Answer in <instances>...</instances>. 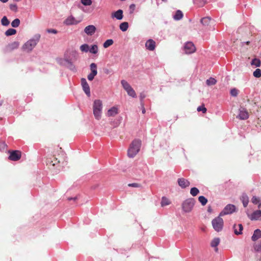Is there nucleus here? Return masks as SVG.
<instances>
[{"mask_svg": "<svg viewBox=\"0 0 261 261\" xmlns=\"http://www.w3.org/2000/svg\"><path fill=\"white\" fill-rule=\"evenodd\" d=\"M217 81L213 77H210L206 81V84L208 86L214 85L216 84Z\"/></svg>", "mask_w": 261, "mask_h": 261, "instance_id": "35", "label": "nucleus"}, {"mask_svg": "<svg viewBox=\"0 0 261 261\" xmlns=\"http://www.w3.org/2000/svg\"><path fill=\"white\" fill-rule=\"evenodd\" d=\"M145 47L149 50L153 51L155 48V42L152 39H149L145 43Z\"/></svg>", "mask_w": 261, "mask_h": 261, "instance_id": "13", "label": "nucleus"}, {"mask_svg": "<svg viewBox=\"0 0 261 261\" xmlns=\"http://www.w3.org/2000/svg\"><path fill=\"white\" fill-rule=\"evenodd\" d=\"M128 186L130 187L135 188H140L142 187L141 184H140L139 183H137V182L129 184L128 185Z\"/></svg>", "mask_w": 261, "mask_h": 261, "instance_id": "45", "label": "nucleus"}, {"mask_svg": "<svg viewBox=\"0 0 261 261\" xmlns=\"http://www.w3.org/2000/svg\"><path fill=\"white\" fill-rule=\"evenodd\" d=\"M145 113V108H143L142 109V113L144 114Z\"/></svg>", "mask_w": 261, "mask_h": 261, "instance_id": "57", "label": "nucleus"}, {"mask_svg": "<svg viewBox=\"0 0 261 261\" xmlns=\"http://www.w3.org/2000/svg\"><path fill=\"white\" fill-rule=\"evenodd\" d=\"M81 3L83 5L87 6H90L92 4V2L91 0H81Z\"/></svg>", "mask_w": 261, "mask_h": 261, "instance_id": "46", "label": "nucleus"}, {"mask_svg": "<svg viewBox=\"0 0 261 261\" xmlns=\"http://www.w3.org/2000/svg\"><path fill=\"white\" fill-rule=\"evenodd\" d=\"M197 111H202L203 113H205L206 112V109L203 106H199L197 108Z\"/></svg>", "mask_w": 261, "mask_h": 261, "instance_id": "49", "label": "nucleus"}, {"mask_svg": "<svg viewBox=\"0 0 261 261\" xmlns=\"http://www.w3.org/2000/svg\"><path fill=\"white\" fill-rule=\"evenodd\" d=\"M178 184L179 186L182 188H185L187 187H189L190 185V182L184 178H179L178 179Z\"/></svg>", "mask_w": 261, "mask_h": 261, "instance_id": "16", "label": "nucleus"}, {"mask_svg": "<svg viewBox=\"0 0 261 261\" xmlns=\"http://www.w3.org/2000/svg\"><path fill=\"white\" fill-rule=\"evenodd\" d=\"M230 94L232 96H237L238 94V90L236 88H233L230 90Z\"/></svg>", "mask_w": 261, "mask_h": 261, "instance_id": "47", "label": "nucleus"}, {"mask_svg": "<svg viewBox=\"0 0 261 261\" xmlns=\"http://www.w3.org/2000/svg\"><path fill=\"white\" fill-rule=\"evenodd\" d=\"M253 248L255 251H261V240L253 245Z\"/></svg>", "mask_w": 261, "mask_h": 261, "instance_id": "32", "label": "nucleus"}, {"mask_svg": "<svg viewBox=\"0 0 261 261\" xmlns=\"http://www.w3.org/2000/svg\"><path fill=\"white\" fill-rule=\"evenodd\" d=\"M1 23L4 26H8L10 23V21L8 19L7 17L5 16L1 19Z\"/></svg>", "mask_w": 261, "mask_h": 261, "instance_id": "37", "label": "nucleus"}, {"mask_svg": "<svg viewBox=\"0 0 261 261\" xmlns=\"http://www.w3.org/2000/svg\"><path fill=\"white\" fill-rule=\"evenodd\" d=\"M211 21V18L208 17L202 18L201 22L203 25H208Z\"/></svg>", "mask_w": 261, "mask_h": 261, "instance_id": "31", "label": "nucleus"}, {"mask_svg": "<svg viewBox=\"0 0 261 261\" xmlns=\"http://www.w3.org/2000/svg\"><path fill=\"white\" fill-rule=\"evenodd\" d=\"M91 72L88 75L87 79L89 81H92L97 74V65L92 63L90 65Z\"/></svg>", "mask_w": 261, "mask_h": 261, "instance_id": "6", "label": "nucleus"}, {"mask_svg": "<svg viewBox=\"0 0 261 261\" xmlns=\"http://www.w3.org/2000/svg\"><path fill=\"white\" fill-rule=\"evenodd\" d=\"M48 33L57 34V31L55 29H47L46 31Z\"/></svg>", "mask_w": 261, "mask_h": 261, "instance_id": "52", "label": "nucleus"}, {"mask_svg": "<svg viewBox=\"0 0 261 261\" xmlns=\"http://www.w3.org/2000/svg\"><path fill=\"white\" fill-rule=\"evenodd\" d=\"M220 243V239L219 238L214 239L211 242V246L213 247H217Z\"/></svg>", "mask_w": 261, "mask_h": 261, "instance_id": "42", "label": "nucleus"}, {"mask_svg": "<svg viewBox=\"0 0 261 261\" xmlns=\"http://www.w3.org/2000/svg\"><path fill=\"white\" fill-rule=\"evenodd\" d=\"M251 65H254L256 67H259L261 65V62L259 59L254 58L251 61Z\"/></svg>", "mask_w": 261, "mask_h": 261, "instance_id": "26", "label": "nucleus"}, {"mask_svg": "<svg viewBox=\"0 0 261 261\" xmlns=\"http://www.w3.org/2000/svg\"><path fill=\"white\" fill-rule=\"evenodd\" d=\"M253 75L256 78H259L261 77V70L259 68H257L253 72Z\"/></svg>", "mask_w": 261, "mask_h": 261, "instance_id": "38", "label": "nucleus"}, {"mask_svg": "<svg viewBox=\"0 0 261 261\" xmlns=\"http://www.w3.org/2000/svg\"><path fill=\"white\" fill-rule=\"evenodd\" d=\"M184 50L187 54L193 53L196 50V47L192 42H187L184 46Z\"/></svg>", "mask_w": 261, "mask_h": 261, "instance_id": "8", "label": "nucleus"}, {"mask_svg": "<svg viewBox=\"0 0 261 261\" xmlns=\"http://www.w3.org/2000/svg\"><path fill=\"white\" fill-rule=\"evenodd\" d=\"M261 238V230L259 229H255L254 231L253 234L251 237V240L253 241H256L259 239Z\"/></svg>", "mask_w": 261, "mask_h": 261, "instance_id": "19", "label": "nucleus"}, {"mask_svg": "<svg viewBox=\"0 0 261 261\" xmlns=\"http://www.w3.org/2000/svg\"><path fill=\"white\" fill-rule=\"evenodd\" d=\"M242 202L244 207H246L248 205L249 200L247 197H243Z\"/></svg>", "mask_w": 261, "mask_h": 261, "instance_id": "48", "label": "nucleus"}, {"mask_svg": "<svg viewBox=\"0 0 261 261\" xmlns=\"http://www.w3.org/2000/svg\"><path fill=\"white\" fill-rule=\"evenodd\" d=\"M136 8V5L134 4H131L129 7V13L130 14H133L134 11Z\"/></svg>", "mask_w": 261, "mask_h": 261, "instance_id": "50", "label": "nucleus"}, {"mask_svg": "<svg viewBox=\"0 0 261 261\" xmlns=\"http://www.w3.org/2000/svg\"><path fill=\"white\" fill-rule=\"evenodd\" d=\"M118 113V109L115 107H113L110 109L107 112V116L108 117H113L115 116L116 115H117Z\"/></svg>", "mask_w": 261, "mask_h": 261, "instance_id": "20", "label": "nucleus"}, {"mask_svg": "<svg viewBox=\"0 0 261 261\" xmlns=\"http://www.w3.org/2000/svg\"><path fill=\"white\" fill-rule=\"evenodd\" d=\"M121 83L122 84L123 88L125 89L126 91H127L132 88L130 85L128 83V82L124 80L121 81Z\"/></svg>", "mask_w": 261, "mask_h": 261, "instance_id": "25", "label": "nucleus"}, {"mask_svg": "<svg viewBox=\"0 0 261 261\" xmlns=\"http://www.w3.org/2000/svg\"><path fill=\"white\" fill-rule=\"evenodd\" d=\"M183 13L180 10H177L173 16V18L175 20H179L183 17Z\"/></svg>", "mask_w": 261, "mask_h": 261, "instance_id": "21", "label": "nucleus"}, {"mask_svg": "<svg viewBox=\"0 0 261 261\" xmlns=\"http://www.w3.org/2000/svg\"><path fill=\"white\" fill-rule=\"evenodd\" d=\"M40 35H35L33 38L27 41L22 46V49L27 53H30L35 47L40 39Z\"/></svg>", "mask_w": 261, "mask_h": 261, "instance_id": "1", "label": "nucleus"}, {"mask_svg": "<svg viewBox=\"0 0 261 261\" xmlns=\"http://www.w3.org/2000/svg\"><path fill=\"white\" fill-rule=\"evenodd\" d=\"M120 29L123 31H126L128 28V23L127 22H123L121 23L119 25Z\"/></svg>", "mask_w": 261, "mask_h": 261, "instance_id": "29", "label": "nucleus"}, {"mask_svg": "<svg viewBox=\"0 0 261 261\" xmlns=\"http://www.w3.org/2000/svg\"><path fill=\"white\" fill-rule=\"evenodd\" d=\"M81 85L84 91L86 94L89 97L90 96V89L86 80L85 78H82L81 79Z\"/></svg>", "mask_w": 261, "mask_h": 261, "instance_id": "9", "label": "nucleus"}, {"mask_svg": "<svg viewBox=\"0 0 261 261\" xmlns=\"http://www.w3.org/2000/svg\"><path fill=\"white\" fill-rule=\"evenodd\" d=\"M245 43L246 44L249 45V43H250V42H249V41H247V42H245Z\"/></svg>", "mask_w": 261, "mask_h": 261, "instance_id": "58", "label": "nucleus"}, {"mask_svg": "<svg viewBox=\"0 0 261 261\" xmlns=\"http://www.w3.org/2000/svg\"><path fill=\"white\" fill-rule=\"evenodd\" d=\"M98 46L96 44L92 45L90 48H89V52L93 54H96L98 53Z\"/></svg>", "mask_w": 261, "mask_h": 261, "instance_id": "27", "label": "nucleus"}, {"mask_svg": "<svg viewBox=\"0 0 261 261\" xmlns=\"http://www.w3.org/2000/svg\"><path fill=\"white\" fill-rule=\"evenodd\" d=\"M127 94L132 97H136V94L135 90L132 88V87L129 89L128 90L126 91Z\"/></svg>", "mask_w": 261, "mask_h": 261, "instance_id": "41", "label": "nucleus"}, {"mask_svg": "<svg viewBox=\"0 0 261 261\" xmlns=\"http://www.w3.org/2000/svg\"><path fill=\"white\" fill-rule=\"evenodd\" d=\"M195 200L193 198H189L186 199L181 203V210L184 214L191 213L194 206Z\"/></svg>", "mask_w": 261, "mask_h": 261, "instance_id": "3", "label": "nucleus"}, {"mask_svg": "<svg viewBox=\"0 0 261 261\" xmlns=\"http://www.w3.org/2000/svg\"><path fill=\"white\" fill-rule=\"evenodd\" d=\"M249 218L251 220H261V210H256L253 212Z\"/></svg>", "mask_w": 261, "mask_h": 261, "instance_id": "12", "label": "nucleus"}, {"mask_svg": "<svg viewBox=\"0 0 261 261\" xmlns=\"http://www.w3.org/2000/svg\"><path fill=\"white\" fill-rule=\"evenodd\" d=\"M82 51L87 53L89 50V46L87 44H84L80 46Z\"/></svg>", "mask_w": 261, "mask_h": 261, "instance_id": "36", "label": "nucleus"}, {"mask_svg": "<svg viewBox=\"0 0 261 261\" xmlns=\"http://www.w3.org/2000/svg\"><path fill=\"white\" fill-rule=\"evenodd\" d=\"M207 211L209 213H212V208L210 206H209L208 207Z\"/></svg>", "mask_w": 261, "mask_h": 261, "instance_id": "55", "label": "nucleus"}, {"mask_svg": "<svg viewBox=\"0 0 261 261\" xmlns=\"http://www.w3.org/2000/svg\"><path fill=\"white\" fill-rule=\"evenodd\" d=\"M194 3L198 7H203L206 2V0H193Z\"/></svg>", "mask_w": 261, "mask_h": 261, "instance_id": "33", "label": "nucleus"}, {"mask_svg": "<svg viewBox=\"0 0 261 261\" xmlns=\"http://www.w3.org/2000/svg\"><path fill=\"white\" fill-rule=\"evenodd\" d=\"M6 146V145L4 142H0V149H4Z\"/></svg>", "mask_w": 261, "mask_h": 261, "instance_id": "53", "label": "nucleus"}, {"mask_svg": "<svg viewBox=\"0 0 261 261\" xmlns=\"http://www.w3.org/2000/svg\"><path fill=\"white\" fill-rule=\"evenodd\" d=\"M163 2H167V0H162Z\"/></svg>", "mask_w": 261, "mask_h": 261, "instance_id": "59", "label": "nucleus"}, {"mask_svg": "<svg viewBox=\"0 0 261 261\" xmlns=\"http://www.w3.org/2000/svg\"><path fill=\"white\" fill-rule=\"evenodd\" d=\"M16 33V30H15L14 29H9L5 32V34L7 36H9L15 35Z\"/></svg>", "mask_w": 261, "mask_h": 261, "instance_id": "30", "label": "nucleus"}, {"mask_svg": "<svg viewBox=\"0 0 261 261\" xmlns=\"http://www.w3.org/2000/svg\"><path fill=\"white\" fill-rule=\"evenodd\" d=\"M81 22V20H77L72 16L68 17L64 21V23L67 25L77 24Z\"/></svg>", "mask_w": 261, "mask_h": 261, "instance_id": "10", "label": "nucleus"}, {"mask_svg": "<svg viewBox=\"0 0 261 261\" xmlns=\"http://www.w3.org/2000/svg\"><path fill=\"white\" fill-rule=\"evenodd\" d=\"M21 157V152L17 150L13 151L9 156L10 160L12 161H17Z\"/></svg>", "mask_w": 261, "mask_h": 261, "instance_id": "14", "label": "nucleus"}, {"mask_svg": "<svg viewBox=\"0 0 261 261\" xmlns=\"http://www.w3.org/2000/svg\"><path fill=\"white\" fill-rule=\"evenodd\" d=\"M112 17L115 18L117 20H121L123 18V11L121 9H119L116 12L112 13Z\"/></svg>", "mask_w": 261, "mask_h": 261, "instance_id": "17", "label": "nucleus"}, {"mask_svg": "<svg viewBox=\"0 0 261 261\" xmlns=\"http://www.w3.org/2000/svg\"><path fill=\"white\" fill-rule=\"evenodd\" d=\"M19 45V43L17 41H15L12 42V43L9 44L8 47L11 50H13L16 49L18 47Z\"/></svg>", "mask_w": 261, "mask_h": 261, "instance_id": "28", "label": "nucleus"}, {"mask_svg": "<svg viewBox=\"0 0 261 261\" xmlns=\"http://www.w3.org/2000/svg\"><path fill=\"white\" fill-rule=\"evenodd\" d=\"M20 20L18 18H16L11 22V25L13 28H17L20 24Z\"/></svg>", "mask_w": 261, "mask_h": 261, "instance_id": "40", "label": "nucleus"}, {"mask_svg": "<svg viewBox=\"0 0 261 261\" xmlns=\"http://www.w3.org/2000/svg\"><path fill=\"white\" fill-rule=\"evenodd\" d=\"M114 41L112 39H108L103 43V46L105 48H108L112 45Z\"/></svg>", "mask_w": 261, "mask_h": 261, "instance_id": "34", "label": "nucleus"}, {"mask_svg": "<svg viewBox=\"0 0 261 261\" xmlns=\"http://www.w3.org/2000/svg\"><path fill=\"white\" fill-rule=\"evenodd\" d=\"M141 146V141L139 139H135L132 141L127 150L129 158H133L139 152Z\"/></svg>", "mask_w": 261, "mask_h": 261, "instance_id": "2", "label": "nucleus"}, {"mask_svg": "<svg viewBox=\"0 0 261 261\" xmlns=\"http://www.w3.org/2000/svg\"><path fill=\"white\" fill-rule=\"evenodd\" d=\"M66 62L68 63V67L73 71H76V69L75 66L68 60H65Z\"/></svg>", "mask_w": 261, "mask_h": 261, "instance_id": "39", "label": "nucleus"}, {"mask_svg": "<svg viewBox=\"0 0 261 261\" xmlns=\"http://www.w3.org/2000/svg\"><path fill=\"white\" fill-rule=\"evenodd\" d=\"M233 228L234 230V233L236 234L239 235L242 233V231L243 229V227L241 224H239L238 225L234 224Z\"/></svg>", "mask_w": 261, "mask_h": 261, "instance_id": "18", "label": "nucleus"}, {"mask_svg": "<svg viewBox=\"0 0 261 261\" xmlns=\"http://www.w3.org/2000/svg\"><path fill=\"white\" fill-rule=\"evenodd\" d=\"M249 117V114L247 111L243 108H241L239 110V114L237 116V118L241 120H246Z\"/></svg>", "mask_w": 261, "mask_h": 261, "instance_id": "11", "label": "nucleus"}, {"mask_svg": "<svg viewBox=\"0 0 261 261\" xmlns=\"http://www.w3.org/2000/svg\"><path fill=\"white\" fill-rule=\"evenodd\" d=\"M199 192V190L195 187L191 188L190 190V194L192 196H196Z\"/></svg>", "mask_w": 261, "mask_h": 261, "instance_id": "43", "label": "nucleus"}, {"mask_svg": "<svg viewBox=\"0 0 261 261\" xmlns=\"http://www.w3.org/2000/svg\"><path fill=\"white\" fill-rule=\"evenodd\" d=\"M220 217L219 215L212 222L214 229L217 231H221L223 226V220Z\"/></svg>", "mask_w": 261, "mask_h": 261, "instance_id": "5", "label": "nucleus"}, {"mask_svg": "<svg viewBox=\"0 0 261 261\" xmlns=\"http://www.w3.org/2000/svg\"><path fill=\"white\" fill-rule=\"evenodd\" d=\"M96 31V28L93 25H89L84 29L85 33L88 35L92 36Z\"/></svg>", "mask_w": 261, "mask_h": 261, "instance_id": "15", "label": "nucleus"}, {"mask_svg": "<svg viewBox=\"0 0 261 261\" xmlns=\"http://www.w3.org/2000/svg\"><path fill=\"white\" fill-rule=\"evenodd\" d=\"M171 201L167 197H162L161 204L162 207L169 205Z\"/></svg>", "mask_w": 261, "mask_h": 261, "instance_id": "22", "label": "nucleus"}, {"mask_svg": "<svg viewBox=\"0 0 261 261\" xmlns=\"http://www.w3.org/2000/svg\"><path fill=\"white\" fill-rule=\"evenodd\" d=\"M10 9L14 11H16L17 10V7L16 4H11L10 5Z\"/></svg>", "mask_w": 261, "mask_h": 261, "instance_id": "51", "label": "nucleus"}, {"mask_svg": "<svg viewBox=\"0 0 261 261\" xmlns=\"http://www.w3.org/2000/svg\"><path fill=\"white\" fill-rule=\"evenodd\" d=\"M102 109V101L99 99L94 100L93 106V111L95 119L99 120L101 118Z\"/></svg>", "mask_w": 261, "mask_h": 261, "instance_id": "4", "label": "nucleus"}, {"mask_svg": "<svg viewBox=\"0 0 261 261\" xmlns=\"http://www.w3.org/2000/svg\"><path fill=\"white\" fill-rule=\"evenodd\" d=\"M9 0H0L1 2H3V3H6Z\"/></svg>", "mask_w": 261, "mask_h": 261, "instance_id": "56", "label": "nucleus"}, {"mask_svg": "<svg viewBox=\"0 0 261 261\" xmlns=\"http://www.w3.org/2000/svg\"><path fill=\"white\" fill-rule=\"evenodd\" d=\"M198 200L202 205H205L207 202V200L205 197H198Z\"/></svg>", "mask_w": 261, "mask_h": 261, "instance_id": "44", "label": "nucleus"}, {"mask_svg": "<svg viewBox=\"0 0 261 261\" xmlns=\"http://www.w3.org/2000/svg\"><path fill=\"white\" fill-rule=\"evenodd\" d=\"M251 201L254 204L258 205V207H260L261 206V200L259 197H253L251 199Z\"/></svg>", "mask_w": 261, "mask_h": 261, "instance_id": "24", "label": "nucleus"}, {"mask_svg": "<svg viewBox=\"0 0 261 261\" xmlns=\"http://www.w3.org/2000/svg\"><path fill=\"white\" fill-rule=\"evenodd\" d=\"M236 210V207L232 204L227 205L223 210L220 213V216H223L225 215L231 214Z\"/></svg>", "mask_w": 261, "mask_h": 261, "instance_id": "7", "label": "nucleus"}, {"mask_svg": "<svg viewBox=\"0 0 261 261\" xmlns=\"http://www.w3.org/2000/svg\"><path fill=\"white\" fill-rule=\"evenodd\" d=\"M80 197H68L66 200L71 204H74L78 202Z\"/></svg>", "mask_w": 261, "mask_h": 261, "instance_id": "23", "label": "nucleus"}, {"mask_svg": "<svg viewBox=\"0 0 261 261\" xmlns=\"http://www.w3.org/2000/svg\"><path fill=\"white\" fill-rule=\"evenodd\" d=\"M58 162H59V161H57V159L55 161V162L51 161V163H53V164H52L53 166H55L56 164V163H57Z\"/></svg>", "mask_w": 261, "mask_h": 261, "instance_id": "54", "label": "nucleus"}]
</instances>
